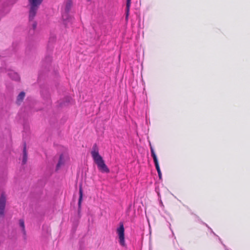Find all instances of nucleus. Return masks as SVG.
I'll use <instances>...</instances> for the list:
<instances>
[{"mask_svg":"<svg viewBox=\"0 0 250 250\" xmlns=\"http://www.w3.org/2000/svg\"><path fill=\"white\" fill-rule=\"evenodd\" d=\"M19 226L22 229V231L24 234H25V230L24 226V222L23 219H20L19 220Z\"/></svg>","mask_w":250,"mask_h":250,"instance_id":"ddd939ff","label":"nucleus"},{"mask_svg":"<svg viewBox=\"0 0 250 250\" xmlns=\"http://www.w3.org/2000/svg\"><path fill=\"white\" fill-rule=\"evenodd\" d=\"M6 196L4 193L2 192L0 196V217L3 216L6 205Z\"/></svg>","mask_w":250,"mask_h":250,"instance_id":"39448f33","label":"nucleus"},{"mask_svg":"<svg viewBox=\"0 0 250 250\" xmlns=\"http://www.w3.org/2000/svg\"><path fill=\"white\" fill-rule=\"evenodd\" d=\"M68 156L65 155L61 154L60 156L59 162L56 166V170H59L62 166H64L68 160Z\"/></svg>","mask_w":250,"mask_h":250,"instance_id":"423d86ee","label":"nucleus"},{"mask_svg":"<svg viewBox=\"0 0 250 250\" xmlns=\"http://www.w3.org/2000/svg\"><path fill=\"white\" fill-rule=\"evenodd\" d=\"M150 148L151 156L153 157V161H154V162L155 164V166L156 170H157L159 178L161 180V179H162V173H161L160 168V167L159 165L158 160L157 156L155 153L153 147L152 146L151 144H150Z\"/></svg>","mask_w":250,"mask_h":250,"instance_id":"7ed1b4c3","label":"nucleus"},{"mask_svg":"<svg viewBox=\"0 0 250 250\" xmlns=\"http://www.w3.org/2000/svg\"><path fill=\"white\" fill-rule=\"evenodd\" d=\"M65 101L64 102L61 103L60 104L61 106L66 105L67 104L70 103L71 102L72 99L70 97L67 96L65 97Z\"/></svg>","mask_w":250,"mask_h":250,"instance_id":"f8f14e48","label":"nucleus"},{"mask_svg":"<svg viewBox=\"0 0 250 250\" xmlns=\"http://www.w3.org/2000/svg\"><path fill=\"white\" fill-rule=\"evenodd\" d=\"M88 1H90V0H88Z\"/></svg>","mask_w":250,"mask_h":250,"instance_id":"a211bd4d","label":"nucleus"},{"mask_svg":"<svg viewBox=\"0 0 250 250\" xmlns=\"http://www.w3.org/2000/svg\"><path fill=\"white\" fill-rule=\"evenodd\" d=\"M52 60V58L50 56H47L45 58L44 62H46L47 64H49Z\"/></svg>","mask_w":250,"mask_h":250,"instance_id":"2eb2a0df","label":"nucleus"},{"mask_svg":"<svg viewBox=\"0 0 250 250\" xmlns=\"http://www.w3.org/2000/svg\"><path fill=\"white\" fill-rule=\"evenodd\" d=\"M117 233L119 236L120 244L122 246H125V229L123 224H121L120 227L117 228Z\"/></svg>","mask_w":250,"mask_h":250,"instance_id":"20e7f679","label":"nucleus"},{"mask_svg":"<svg viewBox=\"0 0 250 250\" xmlns=\"http://www.w3.org/2000/svg\"><path fill=\"white\" fill-rule=\"evenodd\" d=\"M43 0H28L29 21L32 22V29L34 30L37 27V22L34 20L37 15L39 8Z\"/></svg>","mask_w":250,"mask_h":250,"instance_id":"f03ea898","label":"nucleus"},{"mask_svg":"<svg viewBox=\"0 0 250 250\" xmlns=\"http://www.w3.org/2000/svg\"><path fill=\"white\" fill-rule=\"evenodd\" d=\"M91 154L99 171L102 173H109L110 171L109 169L105 164L103 157L100 155L99 148L96 144L92 146Z\"/></svg>","mask_w":250,"mask_h":250,"instance_id":"f257e3e1","label":"nucleus"},{"mask_svg":"<svg viewBox=\"0 0 250 250\" xmlns=\"http://www.w3.org/2000/svg\"><path fill=\"white\" fill-rule=\"evenodd\" d=\"M27 160V152L26 150V146H25V145H24L23 151V158H22V163L23 165H24L26 163Z\"/></svg>","mask_w":250,"mask_h":250,"instance_id":"9d476101","label":"nucleus"},{"mask_svg":"<svg viewBox=\"0 0 250 250\" xmlns=\"http://www.w3.org/2000/svg\"><path fill=\"white\" fill-rule=\"evenodd\" d=\"M25 94L24 92H21L18 96L17 98V103L18 104H20L22 102L24 98Z\"/></svg>","mask_w":250,"mask_h":250,"instance_id":"6e6552de","label":"nucleus"},{"mask_svg":"<svg viewBox=\"0 0 250 250\" xmlns=\"http://www.w3.org/2000/svg\"><path fill=\"white\" fill-rule=\"evenodd\" d=\"M130 5H131V0H126V19H127L128 18Z\"/></svg>","mask_w":250,"mask_h":250,"instance_id":"9b49d317","label":"nucleus"},{"mask_svg":"<svg viewBox=\"0 0 250 250\" xmlns=\"http://www.w3.org/2000/svg\"><path fill=\"white\" fill-rule=\"evenodd\" d=\"M7 74L10 78H11L12 79L15 81H18L20 79L19 74L13 70L8 71L7 72Z\"/></svg>","mask_w":250,"mask_h":250,"instance_id":"0eeeda50","label":"nucleus"},{"mask_svg":"<svg viewBox=\"0 0 250 250\" xmlns=\"http://www.w3.org/2000/svg\"><path fill=\"white\" fill-rule=\"evenodd\" d=\"M62 18H63V19L64 21H66V19H65V18H64V15H63V16H62Z\"/></svg>","mask_w":250,"mask_h":250,"instance_id":"dca6fc26","label":"nucleus"},{"mask_svg":"<svg viewBox=\"0 0 250 250\" xmlns=\"http://www.w3.org/2000/svg\"><path fill=\"white\" fill-rule=\"evenodd\" d=\"M71 2L70 1H68L66 3L65 10L66 13H68L71 8Z\"/></svg>","mask_w":250,"mask_h":250,"instance_id":"4468645a","label":"nucleus"},{"mask_svg":"<svg viewBox=\"0 0 250 250\" xmlns=\"http://www.w3.org/2000/svg\"><path fill=\"white\" fill-rule=\"evenodd\" d=\"M211 232H212V233H213L214 235H215V234L214 233V232L213 231V230H211Z\"/></svg>","mask_w":250,"mask_h":250,"instance_id":"f3484780","label":"nucleus"},{"mask_svg":"<svg viewBox=\"0 0 250 250\" xmlns=\"http://www.w3.org/2000/svg\"><path fill=\"white\" fill-rule=\"evenodd\" d=\"M82 199H83V190H82V187L80 186V188H79V201H78L79 209H80V208H81Z\"/></svg>","mask_w":250,"mask_h":250,"instance_id":"1a4fd4ad","label":"nucleus"}]
</instances>
